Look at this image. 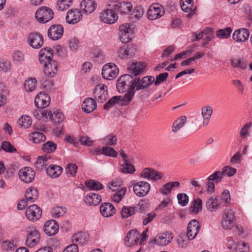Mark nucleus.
I'll list each match as a JSON object with an SVG mask.
<instances>
[{"mask_svg": "<svg viewBox=\"0 0 252 252\" xmlns=\"http://www.w3.org/2000/svg\"><path fill=\"white\" fill-rule=\"evenodd\" d=\"M135 77L133 78L130 74H126L120 77L117 82V88L119 92L123 93L127 90V93L124 95L126 101L122 104H128L132 99L135 93Z\"/></svg>", "mask_w": 252, "mask_h": 252, "instance_id": "1", "label": "nucleus"}, {"mask_svg": "<svg viewBox=\"0 0 252 252\" xmlns=\"http://www.w3.org/2000/svg\"><path fill=\"white\" fill-rule=\"evenodd\" d=\"M52 57L53 53L50 49L43 48L40 51L39 60L44 65L45 74L50 77H53L58 71V63L52 60Z\"/></svg>", "mask_w": 252, "mask_h": 252, "instance_id": "2", "label": "nucleus"}, {"mask_svg": "<svg viewBox=\"0 0 252 252\" xmlns=\"http://www.w3.org/2000/svg\"><path fill=\"white\" fill-rule=\"evenodd\" d=\"M54 17V12L49 7L41 6L39 7L35 13L36 20L40 23H46Z\"/></svg>", "mask_w": 252, "mask_h": 252, "instance_id": "3", "label": "nucleus"}, {"mask_svg": "<svg viewBox=\"0 0 252 252\" xmlns=\"http://www.w3.org/2000/svg\"><path fill=\"white\" fill-rule=\"evenodd\" d=\"M119 73V69L114 63L105 64L102 69V75L104 79L113 80L115 78Z\"/></svg>", "mask_w": 252, "mask_h": 252, "instance_id": "4", "label": "nucleus"}, {"mask_svg": "<svg viewBox=\"0 0 252 252\" xmlns=\"http://www.w3.org/2000/svg\"><path fill=\"white\" fill-rule=\"evenodd\" d=\"M136 52L135 46L131 44L120 47L117 51L118 56L122 59L133 57Z\"/></svg>", "mask_w": 252, "mask_h": 252, "instance_id": "5", "label": "nucleus"}, {"mask_svg": "<svg viewBox=\"0 0 252 252\" xmlns=\"http://www.w3.org/2000/svg\"><path fill=\"white\" fill-rule=\"evenodd\" d=\"M164 14L163 7L158 3H154L148 9L147 17L149 19L154 20L161 17Z\"/></svg>", "mask_w": 252, "mask_h": 252, "instance_id": "6", "label": "nucleus"}, {"mask_svg": "<svg viewBox=\"0 0 252 252\" xmlns=\"http://www.w3.org/2000/svg\"><path fill=\"white\" fill-rule=\"evenodd\" d=\"M151 186L146 181H139L134 184L133 189L135 194L139 197L145 196L149 192Z\"/></svg>", "mask_w": 252, "mask_h": 252, "instance_id": "7", "label": "nucleus"}, {"mask_svg": "<svg viewBox=\"0 0 252 252\" xmlns=\"http://www.w3.org/2000/svg\"><path fill=\"white\" fill-rule=\"evenodd\" d=\"M93 93L95 100L102 103L107 99L108 95L107 87L105 85L98 84L94 90Z\"/></svg>", "mask_w": 252, "mask_h": 252, "instance_id": "8", "label": "nucleus"}, {"mask_svg": "<svg viewBox=\"0 0 252 252\" xmlns=\"http://www.w3.org/2000/svg\"><path fill=\"white\" fill-rule=\"evenodd\" d=\"M112 9L103 10L100 14V20L104 23L112 24L118 20V16L115 11Z\"/></svg>", "mask_w": 252, "mask_h": 252, "instance_id": "9", "label": "nucleus"}, {"mask_svg": "<svg viewBox=\"0 0 252 252\" xmlns=\"http://www.w3.org/2000/svg\"><path fill=\"white\" fill-rule=\"evenodd\" d=\"M27 218L30 220L36 221L39 219L42 215V211L37 205L30 206L26 211Z\"/></svg>", "mask_w": 252, "mask_h": 252, "instance_id": "10", "label": "nucleus"}, {"mask_svg": "<svg viewBox=\"0 0 252 252\" xmlns=\"http://www.w3.org/2000/svg\"><path fill=\"white\" fill-rule=\"evenodd\" d=\"M19 176L21 181L29 183L34 179L35 172L30 167H25L19 170Z\"/></svg>", "mask_w": 252, "mask_h": 252, "instance_id": "11", "label": "nucleus"}, {"mask_svg": "<svg viewBox=\"0 0 252 252\" xmlns=\"http://www.w3.org/2000/svg\"><path fill=\"white\" fill-rule=\"evenodd\" d=\"M63 33V28L61 25H52L48 31V37L53 40L60 39Z\"/></svg>", "mask_w": 252, "mask_h": 252, "instance_id": "12", "label": "nucleus"}, {"mask_svg": "<svg viewBox=\"0 0 252 252\" xmlns=\"http://www.w3.org/2000/svg\"><path fill=\"white\" fill-rule=\"evenodd\" d=\"M155 78L152 76H147L143 77L141 79L139 77H135V87L138 91L147 88L154 82Z\"/></svg>", "mask_w": 252, "mask_h": 252, "instance_id": "13", "label": "nucleus"}, {"mask_svg": "<svg viewBox=\"0 0 252 252\" xmlns=\"http://www.w3.org/2000/svg\"><path fill=\"white\" fill-rule=\"evenodd\" d=\"M250 34V32L247 29L241 28L234 32L232 38L237 42H245L248 40Z\"/></svg>", "mask_w": 252, "mask_h": 252, "instance_id": "14", "label": "nucleus"}, {"mask_svg": "<svg viewBox=\"0 0 252 252\" xmlns=\"http://www.w3.org/2000/svg\"><path fill=\"white\" fill-rule=\"evenodd\" d=\"M50 101V98L45 92H41L38 93L35 98L34 103L36 106L40 108L47 107Z\"/></svg>", "mask_w": 252, "mask_h": 252, "instance_id": "15", "label": "nucleus"}, {"mask_svg": "<svg viewBox=\"0 0 252 252\" xmlns=\"http://www.w3.org/2000/svg\"><path fill=\"white\" fill-rule=\"evenodd\" d=\"M199 229V222L195 219L190 220L187 228V236L189 240H193L196 236Z\"/></svg>", "mask_w": 252, "mask_h": 252, "instance_id": "16", "label": "nucleus"}, {"mask_svg": "<svg viewBox=\"0 0 252 252\" xmlns=\"http://www.w3.org/2000/svg\"><path fill=\"white\" fill-rule=\"evenodd\" d=\"M28 42L30 45L33 48L39 49L43 44V37L39 33H32L29 36Z\"/></svg>", "mask_w": 252, "mask_h": 252, "instance_id": "17", "label": "nucleus"}, {"mask_svg": "<svg viewBox=\"0 0 252 252\" xmlns=\"http://www.w3.org/2000/svg\"><path fill=\"white\" fill-rule=\"evenodd\" d=\"M162 176V174L161 173L150 168H145L141 173V177L153 181L158 180Z\"/></svg>", "mask_w": 252, "mask_h": 252, "instance_id": "18", "label": "nucleus"}, {"mask_svg": "<svg viewBox=\"0 0 252 252\" xmlns=\"http://www.w3.org/2000/svg\"><path fill=\"white\" fill-rule=\"evenodd\" d=\"M59 229V225L54 220L46 221L43 227L44 231L49 236L55 235L58 232Z\"/></svg>", "mask_w": 252, "mask_h": 252, "instance_id": "19", "label": "nucleus"}, {"mask_svg": "<svg viewBox=\"0 0 252 252\" xmlns=\"http://www.w3.org/2000/svg\"><path fill=\"white\" fill-rule=\"evenodd\" d=\"M172 239V233L166 232L157 235L154 239V241L158 246H164L169 244Z\"/></svg>", "mask_w": 252, "mask_h": 252, "instance_id": "20", "label": "nucleus"}, {"mask_svg": "<svg viewBox=\"0 0 252 252\" xmlns=\"http://www.w3.org/2000/svg\"><path fill=\"white\" fill-rule=\"evenodd\" d=\"M100 214L104 217H110L113 216L116 212L114 206L110 203L105 202L101 204L100 206Z\"/></svg>", "mask_w": 252, "mask_h": 252, "instance_id": "21", "label": "nucleus"}, {"mask_svg": "<svg viewBox=\"0 0 252 252\" xmlns=\"http://www.w3.org/2000/svg\"><path fill=\"white\" fill-rule=\"evenodd\" d=\"M219 173L214 172L207 178V182L206 183L207 190L212 193L215 190V183H218L220 181V178L218 176Z\"/></svg>", "mask_w": 252, "mask_h": 252, "instance_id": "22", "label": "nucleus"}, {"mask_svg": "<svg viewBox=\"0 0 252 252\" xmlns=\"http://www.w3.org/2000/svg\"><path fill=\"white\" fill-rule=\"evenodd\" d=\"M140 238V234L136 230H131L127 233L125 244L127 247L137 244Z\"/></svg>", "mask_w": 252, "mask_h": 252, "instance_id": "23", "label": "nucleus"}, {"mask_svg": "<svg viewBox=\"0 0 252 252\" xmlns=\"http://www.w3.org/2000/svg\"><path fill=\"white\" fill-rule=\"evenodd\" d=\"M82 14L79 10H70L67 13L66 16V22L70 24H74L78 23L81 19Z\"/></svg>", "mask_w": 252, "mask_h": 252, "instance_id": "24", "label": "nucleus"}, {"mask_svg": "<svg viewBox=\"0 0 252 252\" xmlns=\"http://www.w3.org/2000/svg\"><path fill=\"white\" fill-rule=\"evenodd\" d=\"M83 12L87 14L92 13L96 7V3L94 0H84L80 3Z\"/></svg>", "mask_w": 252, "mask_h": 252, "instance_id": "25", "label": "nucleus"}, {"mask_svg": "<svg viewBox=\"0 0 252 252\" xmlns=\"http://www.w3.org/2000/svg\"><path fill=\"white\" fill-rule=\"evenodd\" d=\"M39 239V235L38 231L33 228L27 236L25 242L26 245L29 247H32L38 243Z\"/></svg>", "mask_w": 252, "mask_h": 252, "instance_id": "26", "label": "nucleus"}, {"mask_svg": "<svg viewBox=\"0 0 252 252\" xmlns=\"http://www.w3.org/2000/svg\"><path fill=\"white\" fill-rule=\"evenodd\" d=\"M96 101L91 97L86 98L82 105V109L87 113L92 112L96 109Z\"/></svg>", "mask_w": 252, "mask_h": 252, "instance_id": "27", "label": "nucleus"}, {"mask_svg": "<svg viewBox=\"0 0 252 252\" xmlns=\"http://www.w3.org/2000/svg\"><path fill=\"white\" fill-rule=\"evenodd\" d=\"M101 200V196L99 194L94 192L89 193L85 198V202L90 206H96L100 204Z\"/></svg>", "mask_w": 252, "mask_h": 252, "instance_id": "28", "label": "nucleus"}, {"mask_svg": "<svg viewBox=\"0 0 252 252\" xmlns=\"http://www.w3.org/2000/svg\"><path fill=\"white\" fill-rule=\"evenodd\" d=\"M132 4L129 2H117L114 4L113 8L121 14H126L132 10Z\"/></svg>", "mask_w": 252, "mask_h": 252, "instance_id": "29", "label": "nucleus"}, {"mask_svg": "<svg viewBox=\"0 0 252 252\" xmlns=\"http://www.w3.org/2000/svg\"><path fill=\"white\" fill-rule=\"evenodd\" d=\"M125 101H126V99H125L124 96H114L104 105L103 109L105 110H108L116 103L119 104L121 105H126L127 104H122L123 101L125 103Z\"/></svg>", "mask_w": 252, "mask_h": 252, "instance_id": "30", "label": "nucleus"}, {"mask_svg": "<svg viewBox=\"0 0 252 252\" xmlns=\"http://www.w3.org/2000/svg\"><path fill=\"white\" fill-rule=\"evenodd\" d=\"M212 113L213 109L211 106H206L202 107L201 114L203 117L202 125L203 126H206L208 125Z\"/></svg>", "mask_w": 252, "mask_h": 252, "instance_id": "31", "label": "nucleus"}, {"mask_svg": "<svg viewBox=\"0 0 252 252\" xmlns=\"http://www.w3.org/2000/svg\"><path fill=\"white\" fill-rule=\"evenodd\" d=\"M145 67L146 65L144 63L132 62L128 68L130 70L129 72L136 76L140 74Z\"/></svg>", "mask_w": 252, "mask_h": 252, "instance_id": "32", "label": "nucleus"}, {"mask_svg": "<svg viewBox=\"0 0 252 252\" xmlns=\"http://www.w3.org/2000/svg\"><path fill=\"white\" fill-rule=\"evenodd\" d=\"M48 116L56 125L60 124L64 119L63 114L59 110L54 111L53 113L52 112H48Z\"/></svg>", "mask_w": 252, "mask_h": 252, "instance_id": "33", "label": "nucleus"}, {"mask_svg": "<svg viewBox=\"0 0 252 252\" xmlns=\"http://www.w3.org/2000/svg\"><path fill=\"white\" fill-rule=\"evenodd\" d=\"M205 205L207 209L211 212L216 211L220 207L218 199L214 195L208 198Z\"/></svg>", "mask_w": 252, "mask_h": 252, "instance_id": "34", "label": "nucleus"}, {"mask_svg": "<svg viewBox=\"0 0 252 252\" xmlns=\"http://www.w3.org/2000/svg\"><path fill=\"white\" fill-rule=\"evenodd\" d=\"M63 168L57 165H51L46 169L47 174L52 178L59 177L63 172Z\"/></svg>", "mask_w": 252, "mask_h": 252, "instance_id": "35", "label": "nucleus"}, {"mask_svg": "<svg viewBox=\"0 0 252 252\" xmlns=\"http://www.w3.org/2000/svg\"><path fill=\"white\" fill-rule=\"evenodd\" d=\"M187 118L185 116H182L175 121L172 126V131L173 133H177L185 125Z\"/></svg>", "mask_w": 252, "mask_h": 252, "instance_id": "36", "label": "nucleus"}, {"mask_svg": "<svg viewBox=\"0 0 252 252\" xmlns=\"http://www.w3.org/2000/svg\"><path fill=\"white\" fill-rule=\"evenodd\" d=\"M29 139L34 143L38 144L44 142L46 140V137L42 133L39 131L31 132L29 135Z\"/></svg>", "mask_w": 252, "mask_h": 252, "instance_id": "37", "label": "nucleus"}, {"mask_svg": "<svg viewBox=\"0 0 252 252\" xmlns=\"http://www.w3.org/2000/svg\"><path fill=\"white\" fill-rule=\"evenodd\" d=\"M180 185V183L177 181L168 182L162 187L160 191L164 195H168L170 193L173 188H178Z\"/></svg>", "mask_w": 252, "mask_h": 252, "instance_id": "38", "label": "nucleus"}, {"mask_svg": "<svg viewBox=\"0 0 252 252\" xmlns=\"http://www.w3.org/2000/svg\"><path fill=\"white\" fill-rule=\"evenodd\" d=\"M88 240V235L85 232H80L75 233L72 237L73 242L83 245Z\"/></svg>", "mask_w": 252, "mask_h": 252, "instance_id": "39", "label": "nucleus"}, {"mask_svg": "<svg viewBox=\"0 0 252 252\" xmlns=\"http://www.w3.org/2000/svg\"><path fill=\"white\" fill-rule=\"evenodd\" d=\"M25 196L27 201L33 202L38 197V190L35 188H29L26 191Z\"/></svg>", "mask_w": 252, "mask_h": 252, "instance_id": "40", "label": "nucleus"}, {"mask_svg": "<svg viewBox=\"0 0 252 252\" xmlns=\"http://www.w3.org/2000/svg\"><path fill=\"white\" fill-rule=\"evenodd\" d=\"M215 172L219 173L218 176L220 177L221 181L223 178V176L231 177L236 172V169L229 166H225L223 168L222 171H216Z\"/></svg>", "mask_w": 252, "mask_h": 252, "instance_id": "41", "label": "nucleus"}, {"mask_svg": "<svg viewBox=\"0 0 252 252\" xmlns=\"http://www.w3.org/2000/svg\"><path fill=\"white\" fill-rule=\"evenodd\" d=\"M50 158L48 156H40L38 158L37 161L35 162V166L38 170H42L47 165V160Z\"/></svg>", "mask_w": 252, "mask_h": 252, "instance_id": "42", "label": "nucleus"}, {"mask_svg": "<svg viewBox=\"0 0 252 252\" xmlns=\"http://www.w3.org/2000/svg\"><path fill=\"white\" fill-rule=\"evenodd\" d=\"M37 81L34 78L27 79L24 84L25 90L28 92H32L36 88Z\"/></svg>", "mask_w": 252, "mask_h": 252, "instance_id": "43", "label": "nucleus"}, {"mask_svg": "<svg viewBox=\"0 0 252 252\" xmlns=\"http://www.w3.org/2000/svg\"><path fill=\"white\" fill-rule=\"evenodd\" d=\"M124 163L122 165L121 171L122 173H133L135 171L134 167L131 164L127 159H124Z\"/></svg>", "mask_w": 252, "mask_h": 252, "instance_id": "44", "label": "nucleus"}, {"mask_svg": "<svg viewBox=\"0 0 252 252\" xmlns=\"http://www.w3.org/2000/svg\"><path fill=\"white\" fill-rule=\"evenodd\" d=\"M18 123L21 128L25 129L31 126L32 121L29 116H22L19 119Z\"/></svg>", "mask_w": 252, "mask_h": 252, "instance_id": "45", "label": "nucleus"}, {"mask_svg": "<svg viewBox=\"0 0 252 252\" xmlns=\"http://www.w3.org/2000/svg\"><path fill=\"white\" fill-rule=\"evenodd\" d=\"M66 212L65 207L57 206L53 208L51 211L52 217L54 218H58L63 216Z\"/></svg>", "mask_w": 252, "mask_h": 252, "instance_id": "46", "label": "nucleus"}, {"mask_svg": "<svg viewBox=\"0 0 252 252\" xmlns=\"http://www.w3.org/2000/svg\"><path fill=\"white\" fill-rule=\"evenodd\" d=\"M86 186L91 190H100L103 188V186L99 182L94 180H88L85 182Z\"/></svg>", "mask_w": 252, "mask_h": 252, "instance_id": "47", "label": "nucleus"}, {"mask_svg": "<svg viewBox=\"0 0 252 252\" xmlns=\"http://www.w3.org/2000/svg\"><path fill=\"white\" fill-rule=\"evenodd\" d=\"M232 31L230 27L220 29L216 32V35L220 38H227Z\"/></svg>", "mask_w": 252, "mask_h": 252, "instance_id": "48", "label": "nucleus"}, {"mask_svg": "<svg viewBox=\"0 0 252 252\" xmlns=\"http://www.w3.org/2000/svg\"><path fill=\"white\" fill-rule=\"evenodd\" d=\"M57 149V145L52 141H47L42 146V150L47 153H53Z\"/></svg>", "mask_w": 252, "mask_h": 252, "instance_id": "49", "label": "nucleus"}, {"mask_svg": "<svg viewBox=\"0 0 252 252\" xmlns=\"http://www.w3.org/2000/svg\"><path fill=\"white\" fill-rule=\"evenodd\" d=\"M103 144L109 146H113L117 144V139L115 135L111 133L102 139Z\"/></svg>", "mask_w": 252, "mask_h": 252, "instance_id": "50", "label": "nucleus"}, {"mask_svg": "<svg viewBox=\"0 0 252 252\" xmlns=\"http://www.w3.org/2000/svg\"><path fill=\"white\" fill-rule=\"evenodd\" d=\"M72 0H58L56 8L58 10L63 11L68 9Z\"/></svg>", "mask_w": 252, "mask_h": 252, "instance_id": "51", "label": "nucleus"}, {"mask_svg": "<svg viewBox=\"0 0 252 252\" xmlns=\"http://www.w3.org/2000/svg\"><path fill=\"white\" fill-rule=\"evenodd\" d=\"M78 166L74 163H69L65 168L66 173L71 177H75Z\"/></svg>", "mask_w": 252, "mask_h": 252, "instance_id": "52", "label": "nucleus"}, {"mask_svg": "<svg viewBox=\"0 0 252 252\" xmlns=\"http://www.w3.org/2000/svg\"><path fill=\"white\" fill-rule=\"evenodd\" d=\"M102 154L106 156L116 158L118 153L114 150L113 148L109 146H105L102 148Z\"/></svg>", "mask_w": 252, "mask_h": 252, "instance_id": "53", "label": "nucleus"}, {"mask_svg": "<svg viewBox=\"0 0 252 252\" xmlns=\"http://www.w3.org/2000/svg\"><path fill=\"white\" fill-rule=\"evenodd\" d=\"M202 208V201L200 198L194 199L193 205L190 207L191 211L195 214L200 212Z\"/></svg>", "mask_w": 252, "mask_h": 252, "instance_id": "54", "label": "nucleus"}, {"mask_svg": "<svg viewBox=\"0 0 252 252\" xmlns=\"http://www.w3.org/2000/svg\"><path fill=\"white\" fill-rule=\"evenodd\" d=\"M134 207L124 206L121 211V216L123 218H127L134 214Z\"/></svg>", "mask_w": 252, "mask_h": 252, "instance_id": "55", "label": "nucleus"}, {"mask_svg": "<svg viewBox=\"0 0 252 252\" xmlns=\"http://www.w3.org/2000/svg\"><path fill=\"white\" fill-rule=\"evenodd\" d=\"M231 64L234 67L239 68L242 69H245L247 67L246 63L244 61L243 59L232 60Z\"/></svg>", "mask_w": 252, "mask_h": 252, "instance_id": "56", "label": "nucleus"}, {"mask_svg": "<svg viewBox=\"0 0 252 252\" xmlns=\"http://www.w3.org/2000/svg\"><path fill=\"white\" fill-rule=\"evenodd\" d=\"M213 32V29L207 27L200 32L198 34L195 35L193 41H198L202 39L205 35L212 33Z\"/></svg>", "mask_w": 252, "mask_h": 252, "instance_id": "57", "label": "nucleus"}, {"mask_svg": "<svg viewBox=\"0 0 252 252\" xmlns=\"http://www.w3.org/2000/svg\"><path fill=\"white\" fill-rule=\"evenodd\" d=\"M252 126V123H246L241 129L240 131V134L241 137L243 139L247 138L248 135L249 134V130L251 126Z\"/></svg>", "mask_w": 252, "mask_h": 252, "instance_id": "58", "label": "nucleus"}, {"mask_svg": "<svg viewBox=\"0 0 252 252\" xmlns=\"http://www.w3.org/2000/svg\"><path fill=\"white\" fill-rule=\"evenodd\" d=\"M126 191V188H123L119 190L117 192L113 195L112 199L116 202H119L122 200L123 197L125 195Z\"/></svg>", "mask_w": 252, "mask_h": 252, "instance_id": "59", "label": "nucleus"}, {"mask_svg": "<svg viewBox=\"0 0 252 252\" xmlns=\"http://www.w3.org/2000/svg\"><path fill=\"white\" fill-rule=\"evenodd\" d=\"M178 203L182 206H185L189 202V197L185 193H180L177 195Z\"/></svg>", "mask_w": 252, "mask_h": 252, "instance_id": "60", "label": "nucleus"}, {"mask_svg": "<svg viewBox=\"0 0 252 252\" xmlns=\"http://www.w3.org/2000/svg\"><path fill=\"white\" fill-rule=\"evenodd\" d=\"M1 148L4 151L8 153H13L16 151V149L9 142L3 141L2 142Z\"/></svg>", "mask_w": 252, "mask_h": 252, "instance_id": "61", "label": "nucleus"}, {"mask_svg": "<svg viewBox=\"0 0 252 252\" xmlns=\"http://www.w3.org/2000/svg\"><path fill=\"white\" fill-rule=\"evenodd\" d=\"M168 76V73L164 72L160 73L156 76V80L155 79L154 84L156 86H157L163 82H164L167 79Z\"/></svg>", "mask_w": 252, "mask_h": 252, "instance_id": "62", "label": "nucleus"}, {"mask_svg": "<svg viewBox=\"0 0 252 252\" xmlns=\"http://www.w3.org/2000/svg\"><path fill=\"white\" fill-rule=\"evenodd\" d=\"M250 247L248 243L243 242L242 244L238 243L236 252H249Z\"/></svg>", "mask_w": 252, "mask_h": 252, "instance_id": "63", "label": "nucleus"}, {"mask_svg": "<svg viewBox=\"0 0 252 252\" xmlns=\"http://www.w3.org/2000/svg\"><path fill=\"white\" fill-rule=\"evenodd\" d=\"M122 181L119 179H115L112 181L109 189L114 191L118 189V188L122 185Z\"/></svg>", "mask_w": 252, "mask_h": 252, "instance_id": "64", "label": "nucleus"}]
</instances>
